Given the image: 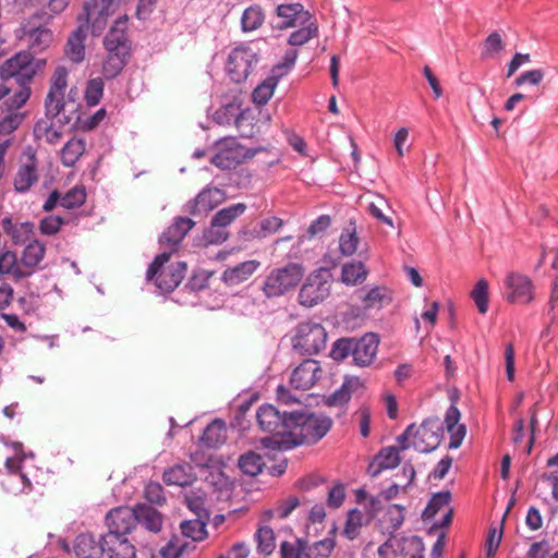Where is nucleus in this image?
Returning a JSON list of instances; mask_svg holds the SVG:
<instances>
[{"label": "nucleus", "instance_id": "1", "mask_svg": "<svg viewBox=\"0 0 558 558\" xmlns=\"http://www.w3.org/2000/svg\"><path fill=\"white\" fill-rule=\"evenodd\" d=\"M35 74L36 66L29 52H19L1 64L0 100L7 97L4 105L10 110L20 109L29 99V84Z\"/></svg>", "mask_w": 558, "mask_h": 558}, {"label": "nucleus", "instance_id": "2", "mask_svg": "<svg viewBox=\"0 0 558 558\" xmlns=\"http://www.w3.org/2000/svg\"><path fill=\"white\" fill-rule=\"evenodd\" d=\"M290 424V435L280 444L287 450L303 444L317 442L328 433L332 422L327 416L292 412Z\"/></svg>", "mask_w": 558, "mask_h": 558}, {"label": "nucleus", "instance_id": "3", "mask_svg": "<svg viewBox=\"0 0 558 558\" xmlns=\"http://www.w3.org/2000/svg\"><path fill=\"white\" fill-rule=\"evenodd\" d=\"M256 422L262 432L270 434L262 438L263 447L283 451L280 444L290 435L292 412L281 413L271 404H263L256 411Z\"/></svg>", "mask_w": 558, "mask_h": 558}, {"label": "nucleus", "instance_id": "4", "mask_svg": "<svg viewBox=\"0 0 558 558\" xmlns=\"http://www.w3.org/2000/svg\"><path fill=\"white\" fill-rule=\"evenodd\" d=\"M441 438L442 427L438 418H426L420 426L409 425L397 441L401 450L413 447L418 452L427 453L440 445Z\"/></svg>", "mask_w": 558, "mask_h": 558}, {"label": "nucleus", "instance_id": "5", "mask_svg": "<svg viewBox=\"0 0 558 558\" xmlns=\"http://www.w3.org/2000/svg\"><path fill=\"white\" fill-rule=\"evenodd\" d=\"M171 255V252L157 255L146 272L147 280H154L162 292L173 291L182 282L186 271V265L183 262L168 265Z\"/></svg>", "mask_w": 558, "mask_h": 558}, {"label": "nucleus", "instance_id": "6", "mask_svg": "<svg viewBox=\"0 0 558 558\" xmlns=\"http://www.w3.org/2000/svg\"><path fill=\"white\" fill-rule=\"evenodd\" d=\"M305 268L300 263H288L272 269L264 280L262 291L267 298H278L293 290L302 280Z\"/></svg>", "mask_w": 558, "mask_h": 558}, {"label": "nucleus", "instance_id": "7", "mask_svg": "<svg viewBox=\"0 0 558 558\" xmlns=\"http://www.w3.org/2000/svg\"><path fill=\"white\" fill-rule=\"evenodd\" d=\"M52 15L41 11L32 15L22 26L21 39L33 53H40L54 40L52 31L47 26Z\"/></svg>", "mask_w": 558, "mask_h": 558}, {"label": "nucleus", "instance_id": "8", "mask_svg": "<svg viewBox=\"0 0 558 558\" xmlns=\"http://www.w3.org/2000/svg\"><path fill=\"white\" fill-rule=\"evenodd\" d=\"M327 343L325 328L313 322H305L298 325L292 338V348L300 355H313L323 351Z\"/></svg>", "mask_w": 558, "mask_h": 558}, {"label": "nucleus", "instance_id": "9", "mask_svg": "<svg viewBox=\"0 0 558 558\" xmlns=\"http://www.w3.org/2000/svg\"><path fill=\"white\" fill-rule=\"evenodd\" d=\"M331 275L326 268H319L311 272L299 291L298 300L304 307H313L330 294Z\"/></svg>", "mask_w": 558, "mask_h": 558}, {"label": "nucleus", "instance_id": "10", "mask_svg": "<svg viewBox=\"0 0 558 558\" xmlns=\"http://www.w3.org/2000/svg\"><path fill=\"white\" fill-rule=\"evenodd\" d=\"M257 62L256 52L247 46L235 47L228 57L227 71L230 78L241 83L247 78Z\"/></svg>", "mask_w": 558, "mask_h": 558}, {"label": "nucleus", "instance_id": "11", "mask_svg": "<svg viewBox=\"0 0 558 558\" xmlns=\"http://www.w3.org/2000/svg\"><path fill=\"white\" fill-rule=\"evenodd\" d=\"M246 209L245 204L238 203L220 209L214 217L205 238L209 243H221L227 240L225 228L240 217Z\"/></svg>", "mask_w": 558, "mask_h": 558}, {"label": "nucleus", "instance_id": "12", "mask_svg": "<svg viewBox=\"0 0 558 558\" xmlns=\"http://www.w3.org/2000/svg\"><path fill=\"white\" fill-rule=\"evenodd\" d=\"M38 181V160L36 151L28 146L24 149L21 163L14 175V190L19 193L27 192Z\"/></svg>", "mask_w": 558, "mask_h": 558}, {"label": "nucleus", "instance_id": "13", "mask_svg": "<svg viewBox=\"0 0 558 558\" xmlns=\"http://www.w3.org/2000/svg\"><path fill=\"white\" fill-rule=\"evenodd\" d=\"M508 290L507 301L511 303L529 304L534 299V286L530 277L520 272H510L505 278Z\"/></svg>", "mask_w": 558, "mask_h": 558}, {"label": "nucleus", "instance_id": "14", "mask_svg": "<svg viewBox=\"0 0 558 558\" xmlns=\"http://www.w3.org/2000/svg\"><path fill=\"white\" fill-rule=\"evenodd\" d=\"M323 374L322 367L316 360L303 361L291 375V385L299 390L311 389L320 378Z\"/></svg>", "mask_w": 558, "mask_h": 558}, {"label": "nucleus", "instance_id": "15", "mask_svg": "<svg viewBox=\"0 0 558 558\" xmlns=\"http://www.w3.org/2000/svg\"><path fill=\"white\" fill-rule=\"evenodd\" d=\"M108 533L126 535L136 524L135 507H118L106 515Z\"/></svg>", "mask_w": 558, "mask_h": 558}, {"label": "nucleus", "instance_id": "16", "mask_svg": "<svg viewBox=\"0 0 558 558\" xmlns=\"http://www.w3.org/2000/svg\"><path fill=\"white\" fill-rule=\"evenodd\" d=\"M379 339L375 333H366L353 339V362L357 366H368L378 351Z\"/></svg>", "mask_w": 558, "mask_h": 558}, {"label": "nucleus", "instance_id": "17", "mask_svg": "<svg viewBox=\"0 0 558 558\" xmlns=\"http://www.w3.org/2000/svg\"><path fill=\"white\" fill-rule=\"evenodd\" d=\"M128 15L120 16L104 39L107 51L130 52V41L126 36Z\"/></svg>", "mask_w": 558, "mask_h": 558}, {"label": "nucleus", "instance_id": "18", "mask_svg": "<svg viewBox=\"0 0 558 558\" xmlns=\"http://www.w3.org/2000/svg\"><path fill=\"white\" fill-rule=\"evenodd\" d=\"M104 554L109 558H135V547L125 535L107 533L102 536Z\"/></svg>", "mask_w": 558, "mask_h": 558}, {"label": "nucleus", "instance_id": "19", "mask_svg": "<svg viewBox=\"0 0 558 558\" xmlns=\"http://www.w3.org/2000/svg\"><path fill=\"white\" fill-rule=\"evenodd\" d=\"M194 225V221L190 218H177L174 222L162 233L160 243L169 246V252L172 254L178 250L179 244Z\"/></svg>", "mask_w": 558, "mask_h": 558}, {"label": "nucleus", "instance_id": "20", "mask_svg": "<svg viewBox=\"0 0 558 558\" xmlns=\"http://www.w3.org/2000/svg\"><path fill=\"white\" fill-rule=\"evenodd\" d=\"M399 463V449L392 446L386 447L383 448L369 463L367 473L371 477H376L385 470L395 469Z\"/></svg>", "mask_w": 558, "mask_h": 558}, {"label": "nucleus", "instance_id": "21", "mask_svg": "<svg viewBox=\"0 0 558 558\" xmlns=\"http://www.w3.org/2000/svg\"><path fill=\"white\" fill-rule=\"evenodd\" d=\"M460 418L461 413L459 409L451 404L445 415V425L447 432L450 434L449 449L459 448L466 435L465 425L459 424Z\"/></svg>", "mask_w": 558, "mask_h": 558}, {"label": "nucleus", "instance_id": "22", "mask_svg": "<svg viewBox=\"0 0 558 558\" xmlns=\"http://www.w3.org/2000/svg\"><path fill=\"white\" fill-rule=\"evenodd\" d=\"M277 15L283 20L280 28L295 27L310 22L311 14L301 3L280 4L277 7Z\"/></svg>", "mask_w": 558, "mask_h": 558}, {"label": "nucleus", "instance_id": "23", "mask_svg": "<svg viewBox=\"0 0 558 558\" xmlns=\"http://www.w3.org/2000/svg\"><path fill=\"white\" fill-rule=\"evenodd\" d=\"M359 298L364 310H380L391 303L392 293L385 286H376L365 292H360Z\"/></svg>", "mask_w": 558, "mask_h": 558}, {"label": "nucleus", "instance_id": "24", "mask_svg": "<svg viewBox=\"0 0 558 558\" xmlns=\"http://www.w3.org/2000/svg\"><path fill=\"white\" fill-rule=\"evenodd\" d=\"M46 253V246L38 240L31 241L23 250L20 265L23 268V272H27V277L31 276L39 263L44 259Z\"/></svg>", "mask_w": 558, "mask_h": 558}, {"label": "nucleus", "instance_id": "25", "mask_svg": "<svg viewBox=\"0 0 558 558\" xmlns=\"http://www.w3.org/2000/svg\"><path fill=\"white\" fill-rule=\"evenodd\" d=\"M193 468L190 463H178L163 471L162 480L167 485L187 486L195 481Z\"/></svg>", "mask_w": 558, "mask_h": 558}, {"label": "nucleus", "instance_id": "26", "mask_svg": "<svg viewBox=\"0 0 558 558\" xmlns=\"http://www.w3.org/2000/svg\"><path fill=\"white\" fill-rule=\"evenodd\" d=\"M74 551L78 558H99L104 554L102 537L97 541L92 534H80L74 543Z\"/></svg>", "mask_w": 558, "mask_h": 558}, {"label": "nucleus", "instance_id": "27", "mask_svg": "<svg viewBox=\"0 0 558 558\" xmlns=\"http://www.w3.org/2000/svg\"><path fill=\"white\" fill-rule=\"evenodd\" d=\"M136 523L143 525L149 532L157 533L162 526V515L159 511L145 504L135 506Z\"/></svg>", "mask_w": 558, "mask_h": 558}, {"label": "nucleus", "instance_id": "28", "mask_svg": "<svg viewBox=\"0 0 558 558\" xmlns=\"http://www.w3.org/2000/svg\"><path fill=\"white\" fill-rule=\"evenodd\" d=\"M227 439V427L222 420L216 418L206 426L199 439L206 448H217Z\"/></svg>", "mask_w": 558, "mask_h": 558}, {"label": "nucleus", "instance_id": "29", "mask_svg": "<svg viewBox=\"0 0 558 558\" xmlns=\"http://www.w3.org/2000/svg\"><path fill=\"white\" fill-rule=\"evenodd\" d=\"M257 260H246L234 267L226 269L222 274V280L230 286L239 284L247 280L258 268Z\"/></svg>", "mask_w": 558, "mask_h": 558}, {"label": "nucleus", "instance_id": "30", "mask_svg": "<svg viewBox=\"0 0 558 558\" xmlns=\"http://www.w3.org/2000/svg\"><path fill=\"white\" fill-rule=\"evenodd\" d=\"M395 555L403 558H424V544L418 536H396Z\"/></svg>", "mask_w": 558, "mask_h": 558}, {"label": "nucleus", "instance_id": "31", "mask_svg": "<svg viewBox=\"0 0 558 558\" xmlns=\"http://www.w3.org/2000/svg\"><path fill=\"white\" fill-rule=\"evenodd\" d=\"M86 32L87 25H80L68 39L65 53L74 63L82 62L85 57Z\"/></svg>", "mask_w": 558, "mask_h": 558}, {"label": "nucleus", "instance_id": "32", "mask_svg": "<svg viewBox=\"0 0 558 558\" xmlns=\"http://www.w3.org/2000/svg\"><path fill=\"white\" fill-rule=\"evenodd\" d=\"M209 514L207 511H204L202 514L197 512V518L194 520H185L180 524L183 536L191 538L194 542H201L206 538L207 530H206V521L208 520Z\"/></svg>", "mask_w": 558, "mask_h": 558}, {"label": "nucleus", "instance_id": "33", "mask_svg": "<svg viewBox=\"0 0 558 558\" xmlns=\"http://www.w3.org/2000/svg\"><path fill=\"white\" fill-rule=\"evenodd\" d=\"M69 104L63 101L62 96L48 94L45 101L46 120H57L59 124H68L71 121L70 116L65 113Z\"/></svg>", "mask_w": 558, "mask_h": 558}, {"label": "nucleus", "instance_id": "34", "mask_svg": "<svg viewBox=\"0 0 558 558\" xmlns=\"http://www.w3.org/2000/svg\"><path fill=\"white\" fill-rule=\"evenodd\" d=\"M336 546V541L332 537H327L313 544H306L301 541V557L302 558H329Z\"/></svg>", "mask_w": 558, "mask_h": 558}, {"label": "nucleus", "instance_id": "35", "mask_svg": "<svg viewBox=\"0 0 558 558\" xmlns=\"http://www.w3.org/2000/svg\"><path fill=\"white\" fill-rule=\"evenodd\" d=\"M86 143L83 138L72 137L69 140L61 149V162L64 167H73L78 159L84 155Z\"/></svg>", "mask_w": 558, "mask_h": 558}, {"label": "nucleus", "instance_id": "36", "mask_svg": "<svg viewBox=\"0 0 558 558\" xmlns=\"http://www.w3.org/2000/svg\"><path fill=\"white\" fill-rule=\"evenodd\" d=\"M225 199V193L218 187L204 189L194 199V208L198 211H209Z\"/></svg>", "mask_w": 558, "mask_h": 558}, {"label": "nucleus", "instance_id": "37", "mask_svg": "<svg viewBox=\"0 0 558 558\" xmlns=\"http://www.w3.org/2000/svg\"><path fill=\"white\" fill-rule=\"evenodd\" d=\"M130 52L107 51V58L102 63V75L106 80L117 77L126 64Z\"/></svg>", "mask_w": 558, "mask_h": 558}, {"label": "nucleus", "instance_id": "38", "mask_svg": "<svg viewBox=\"0 0 558 558\" xmlns=\"http://www.w3.org/2000/svg\"><path fill=\"white\" fill-rule=\"evenodd\" d=\"M368 275V270L362 262H351L342 266L341 282L345 286H357L363 283Z\"/></svg>", "mask_w": 558, "mask_h": 558}, {"label": "nucleus", "instance_id": "39", "mask_svg": "<svg viewBox=\"0 0 558 558\" xmlns=\"http://www.w3.org/2000/svg\"><path fill=\"white\" fill-rule=\"evenodd\" d=\"M3 275H11L16 280L27 277V272H23L17 263L16 254L11 251L0 253V277Z\"/></svg>", "mask_w": 558, "mask_h": 558}, {"label": "nucleus", "instance_id": "40", "mask_svg": "<svg viewBox=\"0 0 558 558\" xmlns=\"http://www.w3.org/2000/svg\"><path fill=\"white\" fill-rule=\"evenodd\" d=\"M238 466L244 474L256 476L263 471L265 462L260 454L254 451H247L240 456Z\"/></svg>", "mask_w": 558, "mask_h": 558}, {"label": "nucleus", "instance_id": "41", "mask_svg": "<svg viewBox=\"0 0 558 558\" xmlns=\"http://www.w3.org/2000/svg\"><path fill=\"white\" fill-rule=\"evenodd\" d=\"M34 133L38 138H44L49 144H57L62 137V131L53 120H39L35 124Z\"/></svg>", "mask_w": 558, "mask_h": 558}, {"label": "nucleus", "instance_id": "42", "mask_svg": "<svg viewBox=\"0 0 558 558\" xmlns=\"http://www.w3.org/2000/svg\"><path fill=\"white\" fill-rule=\"evenodd\" d=\"M301 26L302 27H300L298 31L293 32L290 35L288 43L291 46H302V45L308 43L311 39L317 37L318 26H317L316 21L313 20L312 16H311L310 22H306Z\"/></svg>", "mask_w": 558, "mask_h": 558}, {"label": "nucleus", "instance_id": "43", "mask_svg": "<svg viewBox=\"0 0 558 558\" xmlns=\"http://www.w3.org/2000/svg\"><path fill=\"white\" fill-rule=\"evenodd\" d=\"M277 84L278 80L275 76H269L266 80H264L254 88L252 93L253 102L257 106H263L267 104L269 99L272 97Z\"/></svg>", "mask_w": 558, "mask_h": 558}, {"label": "nucleus", "instance_id": "44", "mask_svg": "<svg viewBox=\"0 0 558 558\" xmlns=\"http://www.w3.org/2000/svg\"><path fill=\"white\" fill-rule=\"evenodd\" d=\"M471 298L474 301L480 314H486L489 303V283L486 279H480L471 291Z\"/></svg>", "mask_w": 558, "mask_h": 558}, {"label": "nucleus", "instance_id": "45", "mask_svg": "<svg viewBox=\"0 0 558 558\" xmlns=\"http://www.w3.org/2000/svg\"><path fill=\"white\" fill-rule=\"evenodd\" d=\"M359 244V238L356 234V228L354 222H350V226L345 228L339 239V250L342 255L351 256L356 252Z\"/></svg>", "mask_w": 558, "mask_h": 558}, {"label": "nucleus", "instance_id": "46", "mask_svg": "<svg viewBox=\"0 0 558 558\" xmlns=\"http://www.w3.org/2000/svg\"><path fill=\"white\" fill-rule=\"evenodd\" d=\"M264 13L260 7L252 5L244 10L241 24L244 32H253L259 28L264 23Z\"/></svg>", "mask_w": 558, "mask_h": 558}, {"label": "nucleus", "instance_id": "47", "mask_svg": "<svg viewBox=\"0 0 558 558\" xmlns=\"http://www.w3.org/2000/svg\"><path fill=\"white\" fill-rule=\"evenodd\" d=\"M363 520L364 514L361 510H350L343 527V535L350 541L356 538L360 534L361 527L363 526Z\"/></svg>", "mask_w": 558, "mask_h": 558}, {"label": "nucleus", "instance_id": "48", "mask_svg": "<svg viewBox=\"0 0 558 558\" xmlns=\"http://www.w3.org/2000/svg\"><path fill=\"white\" fill-rule=\"evenodd\" d=\"M105 83L100 77L90 78L85 88L84 99L87 106L94 107L99 104L104 96Z\"/></svg>", "mask_w": 558, "mask_h": 558}, {"label": "nucleus", "instance_id": "49", "mask_svg": "<svg viewBox=\"0 0 558 558\" xmlns=\"http://www.w3.org/2000/svg\"><path fill=\"white\" fill-rule=\"evenodd\" d=\"M257 549L264 555H269L276 547V538L274 531L268 526L259 527L255 534Z\"/></svg>", "mask_w": 558, "mask_h": 558}, {"label": "nucleus", "instance_id": "50", "mask_svg": "<svg viewBox=\"0 0 558 558\" xmlns=\"http://www.w3.org/2000/svg\"><path fill=\"white\" fill-rule=\"evenodd\" d=\"M450 499L451 495L449 492H440L435 494L429 500L425 510L423 511V519H433L440 509L449 505Z\"/></svg>", "mask_w": 558, "mask_h": 558}, {"label": "nucleus", "instance_id": "51", "mask_svg": "<svg viewBox=\"0 0 558 558\" xmlns=\"http://www.w3.org/2000/svg\"><path fill=\"white\" fill-rule=\"evenodd\" d=\"M112 4L113 0H92L90 3L85 4L84 10L87 17L97 16L96 22H98L111 14Z\"/></svg>", "mask_w": 558, "mask_h": 558}, {"label": "nucleus", "instance_id": "52", "mask_svg": "<svg viewBox=\"0 0 558 558\" xmlns=\"http://www.w3.org/2000/svg\"><path fill=\"white\" fill-rule=\"evenodd\" d=\"M3 227L8 232H11V238L14 244L25 242L33 232V225L28 222L21 223L20 226H13L10 219H4Z\"/></svg>", "mask_w": 558, "mask_h": 558}, {"label": "nucleus", "instance_id": "53", "mask_svg": "<svg viewBox=\"0 0 558 558\" xmlns=\"http://www.w3.org/2000/svg\"><path fill=\"white\" fill-rule=\"evenodd\" d=\"M514 500L510 501V505L504 515L506 518L507 513L510 511L511 507L513 506ZM505 519H502V523L499 530L496 527H490L487 539H486V558H493L498 550V547L500 545L501 538H502V524Z\"/></svg>", "mask_w": 558, "mask_h": 558}, {"label": "nucleus", "instance_id": "54", "mask_svg": "<svg viewBox=\"0 0 558 558\" xmlns=\"http://www.w3.org/2000/svg\"><path fill=\"white\" fill-rule=\"evenodd\" d=\"M85 199V187L83 185H76L62 196L61 206L66 209H73L83 205Z\"/></svg>", "mask_w": 558, "mask_h": 558}, {"label": "nucleus", "instance_id": "55", "mask_svg": "<svg viewBox=\"0 0 558 558\" xmlns=\"http://www.w3.org/2000/svg\"><path fill=\"white\" fill-rule=\"evenodd\" d=\"M190 544L183 542L180 537L173 536L167 545L160 549L162 558H180L187 549Z\"/></svg>", "mask_w": 558, "mask_h": 558}, {"label": "nucleus", "instance_id": "56", "mask_svg": "<svg viewBox=\"0 0 558 558\" xmlns=\"http://www.w3.org/2000/svg\"><path fill=\"white\" fill-rule=\"evenodd\" d=\"M388 207H389V205H388L387 199L380 195H377L376 198L369 203L368 213L374 218H376L378 221H380L389 227H393L392 219L384 214V209L388 208Z\"/></svg>", "mask_w": 558, "mask_h": 558}, {"label": "nucleus", "instance_id": "57", "mask_svg": "<svg viewBox=\"0 0 558 558\" xmlns=\"http://www.w3.org/2000/svg\"><path fill=\"white\" fill-rule=\"evenodd\" d=\"M300 506V500L295 496H290L286 499L278 501L274 510H268L266 514L271 518L277 515L280 519H286L294 509Z\"/></svg>", "mask_w": 558, "mask_h": 558}, {"label": "nucleus", "instance_id": "58", "mask_svg": "<svg viewBox=\"0 0 558 558\" xmlns=\"http://www.w3.org/2000/svg\"><path fill=\"white\" fill-rule=\"evenodd\" d=\"M68 86V70L64 66H58L51 77V84L48 94L62 96Z\"/></svg>", "mask_w": 558, "mask_h": 558}, {"label": "nucleus", "instance_id": "59", "mask_svg": "<svg viewBox=\"0 0 558 558\" xmlns=\"http://www.w3.org/2000/svg\"><path fill=\"white\" fill-rule=\"evenodd\" d=\"M353 339L354 338H342L337 340L332 344L330 355L336 361H343L349 355L353 356Z\"/></svg>", "mask_w": 558, "mask_h": 558}, {"label": "nucleus", "instance_id": "60", "mask_svg": "<svg viewBox=\"0 0 558 558\" xmlns=\"http://www.w3.org/2000/svg\"><path fill=\"white\" fill-rule=\"evenodd\" d=\"M5 106L9 114L0 121V134H10L19 128L23 120V114L15 112L17 109L10 110L9 106Z\"/></svg>", "mask_w": 558, "mask_h": 558}, {"label": "nucleus", "instance_id": "61", "mask_svg": "<svg viewBox=\"0 0 558 558\" xmlns=\"http://www.w3.org/2000/svg\"><path fill=\"white\" fill-rule=\"evenodd\" d=\"M239 162V159L233 156L231 150H221L211 158V163L220 169H232Z\"/></svg>", "mask_w": 558, "mask_h": 558}, {"label": "nucleus", "instance_id": "62", "mask_svg": "<svg viewBox=\"0 0 558 558\" xmlns=\"http://www.w3.org/2000/svg\"><path fill=\"white\" fill-rule=\"evenodd\" d=\"M504 48L505 44L501 36L497 32H494L489 34L485 40L483 56L486 58L493 57L495 53L504 50Z\"/></svg>", "mask_w": 558, "mask_h": 558}, {"label": "nucleus", "instance_id": "63", "mask_svg": "<svg viewBox=\"0 0 558 558\" xmlns=\"http://www.w3.org/2000/svg\"><path fill=\"white\" fill-rule=\"evenodd\" d=\"M144 496L151 504L162 505L166 501L163 488L156 482H150L145 486Z\"/></svg>", "mask_w": 558, "mask_h": 558}, {"label": "nucleus", "instance_id": "64", "mask_svg": "<svg viewBox=\"0 0 558 558\" xmlns=\"http://www.w3.org/2000/svg\"><path fill=\"white\" fill-rule=\"evenodd\" d=\"M64 220L60 216H48L44 218L39 223V230L43 234L52 235L56 234Z\"/></svg>", "mask_w": 558, "mask_h": 558}]
</instances>
